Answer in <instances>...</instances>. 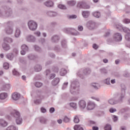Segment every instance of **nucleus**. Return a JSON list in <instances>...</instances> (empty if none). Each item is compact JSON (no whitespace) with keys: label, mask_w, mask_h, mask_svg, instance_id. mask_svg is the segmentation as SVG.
<instances>
[{"label":"nucleus","mask_w":130,"mask_h":130,"mask_svg":"<svg viewBox=\"0 0 130 130\" xmlns=\"http://www.w3.org/2000/svg\"><path fill=\"white\" fill-rule=\"evenodd\" d=\"M11 115L16 118V121L17 124H21V123H22V118L20 117V113H19V112L13 110Z\"/></svg>","instance_id":"f257e3e1"},{"label":"nucleus","mask_w":130,"mask_h":130,"mask_svg":"<svg viewBox=\"0 0 130 130\" xmlns=\"http://www.w3.org/2000/svg\"><path fill=\"white\" fill-rule=\"evenodd\" d=\"M28 26L31 31H34L37 29V23L34 21H29L28 23Z\"/></svg>","instance_id":"f03ea898"},{"label":"nucleus","mask_w":130,"mask_h":130,"mask_svg":"<svg viewBox=\"0 0 130 130\" xmlns=\"http://www.w3.org/2000/svg\"><path fill=\"white\" fill-rule=\"evenodd\" d=\"M77 6L81 9H90V6L87 5L86 4V2L84 1L79 2L77 5Z\"/></svg>","instance_id":"7ed1b4c3"},{"label":"nucleus","mask_w":130,"mask_h":130,"mask_svg":"<svg viewBox=\"0 0 130 130\" xmlns=\"http://www.w3.org/2000/svg\"><path fill=\"white\" fill-rule=\"evenodd\" d=\"M95 104L92 102H89L87 104V109L92 110L95 108Z\"/></svg>","instance_id":"20e7f679"},{"label":"nucleus","mask_w":130,"mask_h":130,"mask_svg":"<svg viewBox=\"0 0 130 130\" xmlns=\"http://www.w3.org/2000/svg\"><path fill=\"white\" fill-rule=\"evenodd\" d=\"M21 48L22 50L21 51L20 53L22 55H25L26 52L28 51V47L26 45H23L21 46Z\"/></svg>","instance_id":"39448f33"},{"label":"nucleus","mask_w":130,"mask_h":130,"mask_svg":"<svg viewBox=\"0 0 130 130\" xmlns=\"http://www.w3.org/2000/svg\"><path fill=\"white\" fill-rule=\"evenodd\" d=\"M79 107L80 109H84L86 107V102L84 100H81L78 103Z\"/></svg>","instance_id":"423d86ee"},{"label":"nucleus","mask_w":130,"mask_h":130,"mask_svg":"<svg viewBox=\"0 0 130 130\" xmlns=\"http://www.w3.org/2000/svg\"><path fill=\"white\" fill-rule=\"evenodd\" d=\"M12 98L13 100L15 101L17 100H19L20 99V94L18 93V92H14L12 95Z\"/></svg>","instance_id":"0eeeda50"},{"label":"nucleus","mask_w":130,"mask_h":130,"mask_svg":"<svg viewBox=\"0 0 130 130\" xmlns=\"http://www.w3.org/2000/svg\"><path fill=\"white\" fill-rule=\"evenodd\" d=\"M114 38L115 41H121V39H122V37H121V35L118 33L115 34Z\"/></svg>","instance_id":"6e6552de"},{"label":"nucleus","mask_w":130,"mask_h":130,"mask_svg":"<svg viewBox=\"0 0 130 130\" xmlns=\"http://www.w3.org/2000/svg\"><path fill=\"white\" fill-rule=\"evenodd\" d=\"M6 98H8V93L6 92H2L0 94V99L1 100H5Z\"/></svg>","instance_id":"1a4fd4ad"},{"label":"nucleus","mask_w":130,"mask_h":130,"mask_svg":"<svg viewBox=\"0 0 130 130\" xmlns=\"http://www.w3.org/2000/svg\"><path fill=\"white\" fill-rule=\"evenodd\" d=\"M3 48L4 49V50H6V51L8 50H10V49L11 48L10 47V46H9V45H8L6 43H4L3 44Z\"/></svg>","instance_id":"9d476101"},{"label":"nucleus","mask_w":130,"mask_h":130,"mask_svg":"<svg viewBox=\"0 0 130 130\" xmlns=\"http://www.w3.org/2000/svg\"><path fill=\"white\" fill-rule=\"evenodd\" d=\"M82 14L84 18H88L90 15V13L88 11H83Z\"/></svg>","instance_id":"9b49d317"},{"label":"nucleus","mask_w":130,"mask_h":130,"mask_svg":"<svg viewBox=\"0 0 130 130\" xmlns=\"http://www.w3.org/2000/svg\"><path fill=\"white\" fill-rule=\"evenodd\" d=\"M0 124L2 125V126H3V127H5V126H7V125H8V123L6 122L5 120L3 119H1Z\"/></svg>","instance_id":"f8f14e48"},{"label":"nucleus","mask_w":130,"mask_h":130,"mask_svg":"<svg viewBox=\"0 0 130 130\" xmlns=\"http://www.w3.org/2000/svg\"><path fill=\"white\" fill-rule=\"evenodd\" d=\"M46 7H52L53 6V2L52 1L47 2L45 3Z\"/></svg>","instance_id":"ddd939ff"},{"label":"nucleus","mask_w":130,"mask_h":130,"mask_svg":"<svg viewBox=\"0 0 130 130\" xmlns=\"http://www.w3.org/2000/svg\"><path fill=\"white\" fill-rule=\"evenodd\" d=\"M59 83V78H56V79L52 81V84L54 86L57 85Z\"/></svg>","instance_id":"4468645a"},{"label":"nucleus","mask_w":130,"mask_h":130,"mask_svg":"<svg viewBox=\"0 0 130 130\" xmlns=\"http://www.w3.org/2000/svg\"><path fill=\"white\" fill-rule=\"evenodd\" d=\"M74 128L75 130H84V129H83V127H81L80 125H75Z\"/></svg>","instance_id":"2eb2a0df"},{"label":"nucleus","mask_w":130,"mask_h":130,"mask_svg":"<svg viewBox=\"0 0 130 130\" xmlns=\"http://www.w3.org/2000/svg\"><path fill=\"white\" fill-rule=\"evenodd\" d=\"M67 74V70L64 69H62L60 71V76H64Z\"/></svg>","instance_id":"dca6fc26"},{"label":"nucleus","mask_w":130,"mask_h":130,"mask_svg":"<svg viewBox=\"0 0 130 130\" xmlns=\"http://www.w3.org/2000/svg\"><path fill=\"white\" fill-rule=\"evenodd\" d=\"M42 69V68L41 67V66H40L39 65H37L35 68V70L36 72H40V71H41Z\"/></svg>","instance_id":"f3484780"},{"label":"nucleus","mask_w":130,"mask_h":130,"mask_svg":"<svg viewBox=\"0 0 130 130\" xmlns=\"http://www.w3.org/2000/svg\"><path fill=\"white\" fill-rule=\"evenodd\" d=\"M7 57L8 59H10V60H12L13 59V58L14 57V55L12 53L8 54L7 55Z\"/></svg>","instance_id":"a211bd4d"},{"label":"nucleus","mask_w":130,"mask_h":130,"mask_svg":"<svg viewBox=\"0 0 130 130\" xmlns=\"http://www.w3.org/2000/svg\"><path fill=\"white\" fill-rule=\"evenodd\" d=\"M52 40L53 42H57L58 40H59V38H58V36H54L53 38H52Z\"/></svg>","instance_id":"6ab92c4d"},{"label":"nucleus","mask_w":130,"mask_h":130,"mask_svg":"<svg viewBox=\"0 0 130 130\" xmlns=\"http://www.w3.org/2000/svg\"><path fill=\"white\" fill-rule=\"evenodd\" d=\"M69 6H75L76 5V1H71L68 2Z\"/></svg>","instance_id":"aec40b11"},{"label":"nucleus","mask_w":130,"mask_h":130,"mask_svg":"<svg viewBox=\"0 0 130 130\" xmlns=\"http://www.w3.org/2000/svg\"><path fill=\"white\" fill-rule=\"evenodd\" d=\"M74 121L75 123H78L79 122L80 120L79 119V117H78V116H75L74 117Z\"/></svg>","instance_id":"412c9836"},{"label":"nucleus","mask_w":130,"mask_h":130,"mask_svg":"<svg viewBox=\"0 0 130 130\" xmlns=\"http://www.w3.org/2000/svg\"><path fill=\"white\" fill-rule=\"evenodd\" d=\"M93 15L94 17H95V18H99L100 17V13L98 12H95L93 13Z\"/></svg>","instance_id":"4be33fe9"},{"label":"nucleus","mask_w":130,"mask_h":130,"mask_svg":"<svg viewBox=\"0 0 130 130\" xmlns=\"http://www.w3.org/2000/svg\"><path fill=\"white\" fill-rule=\"evenodd\" d=\"M7 130H16V127L14 125H11L7 127Z\"/></svg>","instance_id":"5701e85b"},{"label":"nucleus","mask_w":130,"mask_h":130,"mask_svg":"<svg viewBox=\"0 0 130 130\" xmlns=\"http://www.w3.org/2000/svg\"><path fill=\"white\" fill-rule=\"evenodd\" d=\"M125 38L127 41H130V31L128 34L125 35Z\"/></svg>","instance_id":"b1692460"},{"label":"nucleus","mask_w":130,"mask_h":130,"mask_svg":"<svg viewBox=\"0 0 130 130\" xmlns=\"http://www.w3.org/2000/svg\"><path fill=\"white\" fill-rule=\"evenodd\" d=\"M9 63L5 62V63H4V64H3V68H4L5 70H8V69H9Z\"/></svg>","instance_id":"393cba45"},{"label":"nucleus","mask_w":130,"mask_h":130,"mask_svg":"<svg viewBox=\"0 0 130 130\" xmlns=\"http://www.w3.org/2000/svg\"><path fill=\"white\" fill-rule=\"evenodd\" d=\"M47 14L50 16V17H54L56 15V13L55 12H50Z\"/></svg>","instance_id":"a878e982"},{"label":"nucleus","mask_w":130,"mask_h":130,"mask_svg":"<svg viewBox=\"0 0 130 130\" xmlns=\"http://www.w3.org/2000/svg\"><path fill=\"white\" fill-rule=\"evenodd\" d=\"M5 41H6L7 42H8V43H11L13 42V40L10 38H6L5 39Z\"/></svg>","instance_id":"bb28decb"},{"label":"nucleus","mask_w":130,"mask_h":130,"mask_svg":"<svg viewBox=\"0 0 130 130\" xmlns=\"http://www.w3.org/2000/svg\"><path fill=\"white\" fill-rule=\"evenodd\" d=\"M6 33H7V34H12V33H13V29L9 27L6 30Z\"/></svg>","instance_id":"cd10ccee"},{"label":"nucleus","mask_w":130,"mask_h":130,"mask_svg":"<svg viewBox=\"0 0 130 130\" xmlns=\"http://www.w3.org/2000/svg\"><path fill=\"white\" fill-rule=\"evenodd\" d=\"M58 8H59V9H61L62 10H66V7L61 4L58 5Z\"/></svg>","instance_id":"c85d7f7f"},{"label":"nucleus","mask_w":130,"mask_h":130,"mask_svg":"<svg viewBox=\"0 0 130 130\" xmlns=\"http://www.w3.org/2000/svg\"><path fill=\"white\" fill-rule=\"evenodd\" d=\"M13 74L14 76H20V74L16 70H13Z\"/></svg>","instance_id":"c756f323"},{"label":"nucleus","mask_w":130,"mask_h":130,"mask_svg":"<svg viewBox=\"0 0 130 130\" xmlns=\"http://www.w3.org/2000/svg\"><path fill=\"white\" fill-rule=\"evenodd\" d=\"M70 106L72 107L73 108H77V104L76 103H70Z\"/></svg>","instance_id":"7c9ffc66"},{"label":"nucleus","mask_w":130,"mask_h":130,"mask_svg":"<svg viewBox=\"0 0 130 130\" xmlns=\"http://www.w3.org/2000/svg\"><path fill=\"white\" fill-rule=\"evenodd\" d=\"M105 130H111V126L109 124H107L105 127Z\"/></svg>","instance_id":"2f4dec72"},{"label":"nucleus","mask_w":130,"mask_h":130,"mask_svg":"<svg viewBox=\"0 0 130 130\" xmlns=\"http://www.w3.org/2000/svg\"><path fill=\"white\" fill-rule=\"evenodd\" d=\"M36 87H37L38 88H40L41 86H42V83L40 82H36L35 84Z\"/></svg>","instance_id":"473e14b6"},{"label":"nucleus","mask_w":130,"mask_h":130,"mask_svg":"<svg viewBox=\"0 0 130 130\" xmlns=\"http://www.w3.org/2000/svg\"><path fill=\"white\" fill-rule=\"evenodd\" d=\"M47 122V120L44 118H42L41 119V123H46Z\"/></svg>","instance_id":"72a5a7b5"},{"label":"nucleus","mask_w":130,"mask_h":130,"mask_svg":"<svg viewBox=\"0 0 130 130\" xmlns=\"http://www.w3.org/2000/svg\"><path fill=\"white\" fill-rule=\"evenodd\" d=\"M10 87H11L10 84H6V85H4L3 86L4 90H7V89H10Z\"/></svg>","instance_id":"f704fd0d"},{"label":"nucleus","mask_w":130,"mask_h":130,"mask_svg":"<svg viewBox=\"0 0 130 130\" xmlns=\"http://www.w3.org/2000/svg\"><path fill=\"white\" fill-rule=\"evenodd\" d=\"M20 36V30L17 29L15 32V37H18Z\"/></svg>","instance_id":"c9c22d12"},{"label":"nucleus","mask_w":130,"mask_h":130,"mask_svg":"<svg viewBox=\"0 0 130 130\" xmlns=\"http://www.w3.org/2000/svg\"><path fill=\"white\" fill-rule=\"evenodd\" d=\"M63 120L64 122H69L70 121V118H68V117H64Z\"/></svg>","instance_id":"e433bc0d"},{"label":"nucleus","mask_w":130,"mask_h":130,"mask_svg":"<svg viewBox=\"0 0 130 130\" xmlns=\"http://www.w3.org/2000/svg\"><path fill=\"white\" fill-rule=\"evenodd\" d=\"M123 23H125V24H128L130 23V20L128 19H125L123 20Z\"/></svg>","instance_id":"4c0bfd02"},{"label":"nucleus","mask_w":130,"mask_h":130,"mask_svg":"<svg viewBox=\"0 0 130 130\" xmlns=\"http://www.w3.org/2000/svg\"><path fill=\"white\" fill-rule=\"evenodd\" d=\"M77 18V15H70L69 16V19H76Z\"/></svg>","instance_id":"58836bf2"},{"label":"nucleus","mask_w":130,"mask_h":130,"mask_svg":"<svg viewBox=\"0 0 130 130\" xmlns=\"http://www.w3.org/2000/svg\"><path fill=\"white\" fill-rule=\"evenodd\" d=\"M109 103H110V104H112V105L115 104V102H114V100H110L109 101Z\"/></svg>","instance_id":"ea45409f"},{"label":"nucleus","mask_w":130,"mask_h":130,"mask_svg":"<svg viewBox=\"0 0 130 130\" xmlns=\"http://www.w3.org/2000/svg\"><path fill=\"white\" fill-rule=\"evenodd\" d=\"M35 104H40L41 103V100H37L35 101Z\"/></svg>","instance_id":"a19ab883"},{"label":"nucleus","mask_w":130,"mask_h":130,"mask_svg":"<svg viewBox=\"0 0 130 130\" xmlns=\"http://www.w3.org/2000/svg\"><path fill=\"white\" fill-rule=\"evenodd\" d=\"M109 111L111 113H113V112H115V111H116V109H113V108H111V109H110Z\"/></svg>","instance_id":"79ce46f5"},{"label":"nucleus","mask_w":130,"mask_h":130,"mask_svg":"<svg viewBox=\"0 0 130 130\" xmlns=\"http://www.w3.org/2000/svg\"><path fill=\"white\" fill-rule=\"evenodd\" d=\"M105 82L107 85H109V84H110V79H107Z\"/></svg>","instance_id":"37998d69"},{"label":"nucleus","mask_w":130,"mask_h":130,"mask_svg":"<svg viewBox=\"0 0 130 130\" xmlns=\"http://www.w3.org/2000/svg\"><path fill=\"white\" fill-rule=\"evenodd\" d=\"M116 28L119 29V30H121L122 29V26L120 25H116Z\"/></svg>","instance_id":"c03bdc74"},{"label":"nucleus","mask_w":130,"mask_h":130,"mask_svg":"<svg viewBox=\"0 0 130 130\" xmlns=\"http://www.w3.org/2000/svg\"><path fill=\"white\" fill-rule=\"evenodd\" d=\"M13 53H14L15 55H17V54H18V50L15 49L13 50Z\"/></svg>","instance_id":"a18cd8bd"},{"label":"nucleus","mask_w":130,"mask_h":130,"mask_svg":"<svg viewBox=\"0 0 130 130\" xmlns=\"http://www.w3.org/2000/svg\"><path fill=\"white\" fill-rule=\"evenodd\" d=\"M54 108H51L50 109V113H52L53 112H54Z\"/></svg>","instance_id":"49530a36"},{"label":"nucleus","mask_w":130,"mask_h":130,"mask_svg":"<svg viewBox=\"0 0 130 130\" xmlns=\"http://www.w3.org/2000/svg\"><path fill=\"white\" fill-rule=\"evenodd\" d=\"M92 47L94 49H97V48H98V46L97 45H96V44H94L93 45Z\"/></svg>","instance_id":"de8ad7c7"},{"label":"nucleus","mask_w":130,"mask_h":130,"mask_svg":"<svg viewBox=\"0 0 130 130\" xmlns=\"http://www.w3.org/2000/svg\"><path fill=\"white\" fill-rule=\"evenodd\" d=\"M35 49H36V50H37L38 51L40 50V48L39 47H38V46H35Z\"/></svg>","instance_id":"09e8293b"},{"label":"nucleus","mask_w":130,"mask_h":130,"mask_svg":"<svg viewBox=\"0 0 130 130\" xmlns=\"http://www.w3.org/2000/svg\"><path fill=\"white\" fill-rule=\"evenodd\" d=\"M41 110L42 112H43V113L46 112V109H44V108H42L41 109Z\"/></svg>","instance_id":"8fccbe9b"},{"label":"nucleus","mask_w":130,"mask_h":130,"mask_svg":"<svg viewBox=\"0 0 130 130\" xmlns=\"http://www.w3.org/2000/svg\"><path fill=\"white\" fill-rule=\"evenodd\" d=\"M78 30H79V31H82L83 30V26H78Z\"/></svg>","instance_id":"3c124183"},{"label":"nucleus","mask_w":130,"mask_h":130,"mask_svg":"<svg viewBox=\"0 0 130 130\" xmlns=\"http://www.w3.org/2000/svg\"><path fill=\"white\" fill-rule=\"evenodd\" d=\"M55 77V74H51L50 79H52Z\"/></svg>","instance_id":"603ef678"},{"label":"nucleus","mask_w":130,"mask_h":130,"mask_svg":"<svg viewBox=\"0 0 130 130\" xmlns=\"http://www.w3.org/2000/svg\"><path fill=\"white\" fill-rule=\"evenodd\" d=\"M57 121L58 123H59V124L62 123V119L57 120Z\"/></svg>","instance_id":"864d4df0"},{"label":"nucleus","mask_w":130,"mask_h":130,"mask_svg":"<svg viewBox=\"0 0 130 130\" xmlns=\"http://www.w3.org/2000/svg\"><path fill=\"white\" fill-rule=\"evenodd\" d=\"M35 34L36 35H37V36H40V32H39V31H37V32H35Z\"/></svg>","instance_id":"5fc2aeb1"},{"label":"nucleus","mask_w":130,"mask_h":130,"mask_svg":"<svg viewBox=\"0 0 130 130\" xmlns=\"http://www.w3.org/2000/svg\"><path fill=\"white\" fill-rule=\"evenodd\" d=\"M91 99H94V100H96V101H99V99H98L97 98H95L94 96H92Z\"/></svg>","instance_id":"6e6d98bb"},{"label":"nucleus","mask_w":130,"mask_h":130,"mask_svg":"<svg viewBox=\"0 0 130 130\" xmlns=\"http://www.w3.org/2000/svg\"><path fill=\"white\" fill-rule=\"evenodd\" d=\"M113 117L114 121H116V120H117V117L116 116H113Z\"/></svg>","instance_id":"4d7b16f0"},{"label":"nucleus","mask_w":130,"mask_h":130,"mask_svg":"<svg viewBox=\"0 0 130 130\" xmlns=\"http://www.w3.org/2000/svg\"><path fill=\"white\" fill-rule=\"evenodd\" d=\"M92 129L93 130H99V128H98V127L93 126L92 127Z\"/></svg>","instance_id":"13d9d810"},{"label":"nucleus","mask_w":130,"mask_h":130,"mask_svg":"<svg viewBox=\"0 0 130 130\" xmlns=\"http://www.w3.org/2000/svg\"><path fill=\"white\" fill-rule=\"evenodd\" d=\"M76 88H75V87H73V88H71V93H72V94H73V93H74V90H76Z\"/></svg>","instance_id":"bf43d9fd"},{"label":"nucleus","mask_w":130,"mask_h":130,"mask_svg":"<svg viewBox=\"0 0 130 130\" xmlns=\"http://www.w3.org/2000/svg\"><path fill=\"white\" fill-rule=\"evenodd\" d=\"M34 56H28V58H29V59H34Z\"/></svg>","instance_id":"052dcab7"},{"label":"nucleus","mask_w":130,"mask_h":130,"mask_svg":"<svg viewBox=\"0 0 130 130\" xmlns=\"http://www.w3.org/2000/svg\"><path fill=\"white\" fill-rule=\"evenodd\" d=\"M104 62H105V63H106L107 62H108V60H107V59H104L103 60Z\"/></svg>","instance_id":"680f3d73"},{"label":"nucleus","mask_w":130,"mask_h":130,"mask_svg":"<svg viewBox=\"0 0 130 130\" xmlns=\"http://www.w3.org/2000/svg\"><path fill=\"white\" fill-rule=\"evenodd\" d=\"M111 82L112 84H114V83H115V80L113 79L111 81Z\"/></svg>","instance_id":"e2e57ef3"},{"label":"nucleus","mask_w":130,"mask_h":130,"mask_svg":"<svg viewBox=\"0 0 130 130\" xmlns=\"http://www.w3.org/2000/svg\"><path fill=\"white\" fill-rule=\"evenodd\" d=\"M115 63L116 64H118V63H119V60H115Z\"/></svg>","instance_id":"0e129e2a"},{"label":"nucleus","mask_w":130,"mask_h":130,"mask_svg":"<svg viewBox=\"0 0 130 130\" xmlns=\"http://www.w3.org/2000/svg\"><path fill=\"white\" fill-rule=\"evenodd\" d=\"M90 124H95V122L93 121H90Z\"/></svg>","instance_id":"69168bd1"},{"label":"nucleus","mask_w":130,"mask_h":130,"mask_svg":"<svg viewBox=\"0 0 130 130\" xmlns=\"http://www.w3.org/2000/svg\"><path fill=\"white\" fill-rule=\"evenodd\" d=\"M46 75L47 76V75H48V74H49V73H50V71L49 70H47L46 71Z\"/></svg>","instance_id":"338daca9"},{"label":"nucleus","mask_w":130,"mask_h":130,"mask_svg":"<svg viewBox=\"0 0 130 130\" xmlns=\"http://www.w3.org/2000/svg\"><path fill=\"white\" fill-rule=\"evenodd\" d=\"M22 80H26V76H22Z\"/></svg>","instance_id":"774afa93"}]
</instances>
